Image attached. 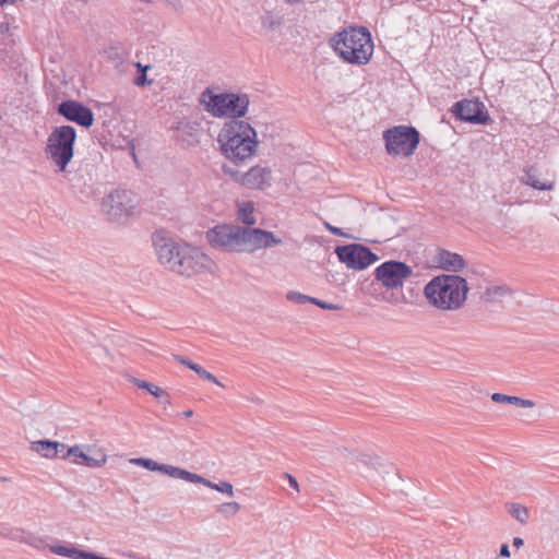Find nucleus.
<instances>
[{
  "label": "nucleus",
  "mask_w": 559,
  "mask_h": 559,
  "mask_svg": "<svg viewBox=\"0 0 559 559\" xmlns=\"http://www.w3.org/2000/svg\"><path fill=\"white\" fill-rule=\"evenodd\" d=\"M152 241L159 263L179 275L191 277L210 270L213 264L212 259L199 248L177 240L165 229L153 233Z\"/></svg>",
  "instance_id": "1"
},
{
  "label": "nucleus",
  "mask_w": 559,
  "mask_h": 559,
  "mask_svg": "<svg viewBox=\"0 0 559 559\" xmlns=\"http://www.w3.org/2000/svg\"><path fill=\"white\" fill-rule=\"evenodd\" d=\"M468 292L467 281L455 274L433 276L424 287V295L428 302L442 311L461 309L466 301Z\"/></svg>",
  "instance_id": "2"
},
{
  "label": "nucleus",
  "mask_w": 559,
  "mask_h": 559,
  "mask_svg": "<svg viewBox=\"0 0 559 559\" xmlns=\"http://www.w3.org/2000/svg\"><path fill=\"white\" fill-rule=\"evenodd\" d=\"M335 52L346 62L367 63L373 52L370 33L365 27H348L332 39Z\"/></svg>",
  "instance_id": "3"
},
{
  "label": "nucleus",
  "mask_w": 559,
  "mask_h": 559,
  "mask_svg": "<svg viewBox=\"0 0 559 559\" xmlns=\"http://www.w3.org/2000/svg\"><path fill=\"white\" fill-rule=\"evenodd\" d=\"M200 103L205 110L216 118H241L247 114L249 99L247 95L234 93L215 94L211 88L200 95Z\"/></svg>",
  "instance_id": "4"
},
{
  "label": "nucleus",
  "mask_w": 559,
  "mask_h": 559,
  "mask_svg": "<svg viewBox=\"0 0 559 559\" xmlns=\"http://www.w3.org/2000/svg\"><path fill=\"white\" fill-rule=\"evenodd\" d=\"M138 200L130 190L116 189L102 200V211L108 221L122 223L134 214Z\"/></svg>",
  "instance_id": "5"
},
{
  "label": "nucleus",
  "mask_w": 559,
  "mask_h": 559,
  "mask_svg": "<svg viewBox=\"0 0 559 559\" xmlns=\"http://www.w3.org/2000/svg\"><path fill=\"white\" fill-rule=\"evenodd\" d=\"M246 227L234 224H222L206 233V239L213 248L227 252H245Z\"/></svg>",
  "instance_id": "6"
},
{
  "label": "nucleus",
  "mask_w": 559,
  "mask_h": 559,
  "mask_svg": "<svg viewBox=\"0 0 559 559\" xmlns=\"http://www.w3.org/2000/svg\"><path fill=\"white\" fill-rule=\"evenodd\" d=\"M334 253L341 263L355 271H362L379 259L369 247L362 243L336 246Z\"/></svg>",
  "instance_id": "7"
},
{
  "label": "nucleus",
  "mask_w": 559,
  "mask_h": 559,
  "mask_svg": "<svg viewBox=\"0 0 559 559\" xmlns=\"http://www.w3.org/2000/svg\"><path fill=\"white\" fill-rule=\"evenodd\" d=\"M413 275V269L405 262L389 260L374 270V277L388 289H396L403 286L406 278Z\"/></svg>",
  "instance_id": "8"
},
{
  "label": "nucleus",
  "mask_w": 559,
  "mask_h": 559,
  "mask_svg": "<svg viewBox=\"0 0 559 559\" xmlns=\"http://www.w3.org/2000/svg\"><path fill=\"white\" fill-rule=\"evenodd\" d=\"M452 112L460 120L471 123L486 124L490 120L486 106L478 99L456 102L452 107Z\"/></svg>",
  "instance_id": "9"
},
{
  "label": "nucleus",
  "mask_w": 559,
  "mask_h": 559,
  "mask_svg": "<svg viewBox=\"0 0 559 559\" xmlns=\"http://www.w3.org/2000/svg\"><path fill=\"white\" fill-rule=\"evenodd\" d=\"M245 235V252L267 249L282 243V239L277 238L272 231L258 227H246Z\"/></svg>",
  "instance_id": "10"
},
{
  "label": "nucleus",
  "mask_w": 559,
  "mask_h": 559,
  "mask_svg": "<svg viewBox=\"0 0 559 559\" xmlns=\"http://www.w3.org/2000/svg\"><path fill=\"white\" fill-rule=\"evenodd\" d=\"M75 142H48L45 152L47 158L56 166L58 171H64L74 155Z\"/></svg>",
  "instance_id": "11"
},
{
  "label": "nucleus",
  "mask_w": 559,
  "mask_h": 559,
  "mask_svg": "<svg viewBox=\"0 0 559 559\" xmlns=\"http://www.w3.org/2000/svg\"><path fill=\"white\" fill-rule=\"evenodd\" d=\"M217 140H257V132L250 123L235 118L225 122Z\"/></svg>",
  "instance_id": "12"
},
{
  "label": "nucleus",
  "mask_w": 559,
  "mask_h": 559,
  "mask_svg": "<svg viewBox=\"0 0 559 559\" xmlns=\"http://www.w3.org/2000/svg\"><path fill=\"white\" fill-rule=\"evenodd\" d=\"M58 112L68 120L74 121L83 127H90L93 123L91 109L75 100L62 102L58 107Z\"/></svg>",
  "instance_id": "13"
},
{
  "label": "nucleus",
  "mask_w": 559,
  "mask_h": 559,
  "mask_svg": "<svg viewBox=\"0 0 559 559\" xmlns=\"http://www.w3.org/2000/svg\"><path fill=\"white\" fill-rule=\"evenodd\" d=\"M221 153L238 165L254 154L260 142H219Z\"/></svg>",
  "instance_id": "14"
},
{
  "label": "nucleus",
  "mask_w": 559,
  "mask_h": 559,
  "mask_svg": "<svg viewBox=\"0 0 559 559\" xmlns=\"http://www.w3.org/2000/svg\"><path fill=\"white\" fill-rule=\"evenodd\" d=\"M271 179L270 168L254 166L242 174L240 185L250 189L264 190L271 186Z\"/></svg>",
  "instance_id": "15"
},
{
  "label": "nucleus",
  "mask_w": 559,
  "mask_h": 559,
  "mask_svg": "<svg viewBox=\"0 0 559 559\" xmlns=\"http://www.w3.org/2000/svg\"><path fill=\"white\" fill-rule=\"evenodd\" d=\"M92 449L88 447L87 452L83 451L81 445H73L69 448L68 453L72 454V462L74 464L84 465L87 467L96 468L103 466L107 456L100 451H97L96 455H91Z\"/></svg>",
  "instance_id": "16"
},
{
  "label": "nucleus",
  "mask_w": 559,
  "mask_h": 559,
  "mask_svg": "<svg viewBox=\"0 0 559 559\" xmlns=\"http://www.w3.org/2000/svg\"><path fill=\"white\" fill-rule=\"evenodd\" d=\"M438 263L442 270L454 273L463 270L466 264L464 258L461 254L448 251L445 249H441L439 251Z\"/></svg>",
  "instance_id": "17"
},
{
  "label": "nucleus",
  "mask_w": 559,
  "mask_h": 559,
  "mask_svg": "<svg viewBox=\"0 0 559 559\" xmlns=\"http://www.w3.org/2000/svg\"><path fill=\"white\" fill-rule=\"evenodd\" d=\"M382 140H419V132L411 126H395L383 132Z\"/></svg>",
  "instance_id": "18"
},
{
  "label": "nucleus",
  "mask_w": 559,
  "mask_h": 559,
  "mask_svg": "<svg viewBox=\"0 0 559 559\" xmlns=\"http://www.w3.org/2000/svg\"><path fill=\"white\" fill-rule=\"evenodd\" d=\"M50 551L55 555L71 559H96L95 552L79 549L72 545H56L50 547Z\"/></svg>",
  "instance_id": "19"
},
{
  "label": "nucleus",
  "mask_w": 559,
  "mask_h": 559,
  "mask_svg": "<svg viewBox=\"0 0 559 559\" xmlns=\"http://www.w3.org/2000/svg\"><path fill=\"white\" fill-rule=\"evenodd\" d=\"M520 181L536 190L549 191L554 189L552 182H542L538 180L537 168L534 166L524 169L523 175L520 177Z\"/></svg>",
  "instance_id": "20"
},
{
  "label": "nucleus",
  "mask_w": 559,
  "mask_h": 559,
  "mask_svg": "<svg viewBox=\"0 0 559 559\" xmlns=\"http://www.w3.org/2000/svg\"><path fill=\"white\" fill-rule=\"evenodd\" d=\"M419 142H385V151L391 156H411Z\"/></svg>",
  "instance_id": "21"
},
{
  "label": "nucleus",
  "mask_w": 559,
  "mask_h": 559,
  "mask_svg": "<svg viewBox=\"0 0 559 559\" xmlns=\"http://www.w3.org/2000/svg\"><path fill=\"white\" fill-rule=\"evenodd\" d=\"M57 447L58 441L48 439L38 440L32 443V450L47 459H55V455L57 454Z\"/></svg>",
  "instance_id": "22"
},
{
  "label": "nucleus",
  "mask_w": 559,
  "mask_h": 559,
  "mask_svg": "<svg viewBox=\"0 0 559 559\" xmlns=\"http://www.w3.org/2000/svg\"><path fill=\"white\" fill-rule=\"evenodd\" d=\"M511 293V288L507 285L489 286L486 288L483 299L486 302H495Z\"/></svg>",
  "instance_id": "23"
},
{
  "label": "nucleus",
  "mask_w": 559,
  "mask_h": 559,
  "mask_svg": "<svg viewBox=\"0 0 559 559\" xmlns=\"http://www.w3.org/2000/svg\"><path fill=\"white\" fill-rule=\"evenodd\" d=\"M491 400L496 403H508L520 407H533L535 404L531 400H525L519 396L507 395L502 393H493Z\"/></svg>",
  "instance_id": "24"
},
{
  "label": "nucleus",
  "mask_w": 559,
  "mask_h": 559,
  "mask_svg": "<svg viewBox=\"0 0 559 559\" xmlns=\"http://www.w3.org/2000/svg\"><path fill=\"white\" fill-rule=\"evenodd\" d=\"M131 382L136 385L139 389L146 390L150 394H152L154 397H167V392L145 380H141L138 378H132Z\"/></svg>",
  "instance_id": "25"
},
{
  "label": "nucleus",
  "mask_w": 559,
  "mask_h": 559,
  "mask_svg": "<svg viewBox=\"0 0 559 559\" xmlns=\"http://www.w3.org/2000/svg\"><path fill=\"white\" fill-rule=\"evenodd\" d=\"M75 136H76V134H75V130L73 127L62 126V127L56 128L47 140L71 141V140H75Z\"/></svg>",
  "instance_id": "26"
},
{
  "label": "nucleus",
  "mask_w": 559,
  "mask_h": 559,
  "mask_svg": "<svg viewBox=\"0 0 559 559\" xmlns=\"http://www.w3.org/2000/svg\"><path fill=\"white\" fill-rule=\"evenodd\" d=\"M238 218L246 225L245 227H250L255 224L253 204L251 202L243 203L242 206L239 207Z\"/></svg>",
  "instance_id": "27"
},
{
  "label": "nucleus",
  "mask_w": 559,
  "mask_h": 559,
  "mask_svg": "<svg viewBox=\"0 0 559 559\" xmlns=\"http://www.w3.org/2000/svg\"><path fill=\"white\" fill-rule=\"evenodd\" d=\"M508 512L511 514L513 519L519 521L521 524H525L528 521L530 513L526 507L521 506L519 503H510L508 507Z\"/></svg>",
  "instance_id": "28"
},
{
  "label": "nucleus",
  "mask_w": 559,
  "mask_h": 559,
  "mask_svg": "<svg viewBox=\"0 0 559 559\" xmlns=\"http://www.w3.org/2000/svg\"><path fill=\"white\" fill-rule=\"evenodd\" d=\"M166 475H168V476H170L173 478L183 479V480L189 481V483H191V480H198L199 479L197 477V474L191 473V472H189L187 469H183L181 467L173 466V465H168L167 474Z\"/></svg>",
  "instance_id": "29"
},
{
  "label": "nucleus",
  "mask_w": 559,
  "mask_h": 559,
  "mask_svg": "<svg viewBox=\"0 0 559 559\" xmlns=\"http://www.w3.org/2000/svg\"><path fill=\"white\" fill-rule=\"evenodd\" d=\"M261 25H262L263 29H265L267 32H272L281 26V20L273 13L265 12L261 16Z\"/></svg>",
  "instance_id": "30"
},
{
  "label": "nucleus",
  "mask_w": 559,
  "mask_h": 559,
  "mask_svg": "<svg viewBox=\"0 0 559 559\" xmlns=\"http://www.w3.org/2000/svg\"><path fill=\"white\" fill-rule=\"evenodd\" d=\"M135 67L139 69V74L134 80V84L136 86L151 85L152 81L146 76V71L150 69V66H142L140 62H136Z\"/></svg>",
  "instance_id": "31"
},
{
  "label": "nucleus",
  "mask_w": 559,
  "mask_h": 559,
  "mask_svg": "<svg viewBox=\"0 0 559 559\" xmlns=\"http://www.w3.org/2000/svg\"><path fill=\"white\" fill-rule=\"evenodd\" d=\"M239 510L240 504L235 501L222 503L217 509V511L225 518L234 516Z\"/></svg>",
  "instance_id": "32"
},
{
  "label": "nucleus",
  "mask_w": 559,
  "mask_h": 559,
  "mask_svg": "<svg viewBox=\"0 0 559 559\" xmlns=\"http://www.w3.org/2000/svg\"><path fill=\"white\" fill-rule=\"evenodd\" d=\"M286 298L289 301H293V302H296V304H299V305H304L306 302H311V298L312 297L304 295V294L298 293V292L290 290V292L287 293Z\"/></svg>",
  "instance_id": "33"
},
{
  "label": "nucleus",
  "mask_w": 559,
  "mask_h": 559,
  "mask_svg": "<svg viewBox=\"0 0 559 559\" xmlns=\"http://www.w3.org/2000/svg\"><path fill=\"white\" fill-rule=\"evenodd\" d=\"M194 372L202 379L204 380H207L212 383H215L219 386H224L219 381L218 379L211 372H209L207 370H205L203 367H201L200 365H198L197 368H194Z\"/></svg>",
  "instance_id": "34"
},
{
  "label": "nucleus",
  "mask_w": 559,
  "mask_h": 559,
  "mask_svg": "<svg viewBox=\"0 0 559 559\" xmlns=\"http://www.w3.org/2000/svg\"><path fill=\"white\" fill-rule=\"evenodd\" d=\"M359 460L365 465L371 466L374 469H378L379 467L383 466V463L381 462V459L379 456H372L370 454H362Z\"/></svg>",
  "instance_id": "35"
},
{
  "label": "nucleus",
  "mask_w": 559,
  "mask_h": 559,
  "mask_svg": "<svg viewBox=\"0 0 559 559\" xmlns=\"http://www.w3.org/2000/svg\"><path fill=\"white\" fill-rule=\"evenodd\" d=\"M130 462L134 465L141 466L151 472H154L155 465H156V461H154L152 459H147V457H136V459L130 460Z\"/></svg>",
  "instance_id": "36"
},
{
  "label": "nucleus",
  "mask_w": 559,
  "mask_h": 559,
  "mask_svg": "<svg viewBox=\"0 0 559 559\" xmlns=\"http://www.w3.org/2000/svg\"><path fill=\"white\" fill-rule=\"evenodd\" d=\"M222 171L225 175L230 176L236 182L241 183L242 173L234 169L233 167L228 166L227 164H223Z\"/></svg>",
  "instance_id": "37"
},
{
  "label": "nucleus",
  "mask_w": 559,
  "mask_h": 559,
  "mask_svg": "<svg viewBox=\"0 0 559 559\" xmlns=\"http://www.w3.org/2000/svg\"><path fill=\"white\" fill-rule=\"evenodd\" d=\"M310 304H313V305L320 307L321 309H328V310H338V309H341V307L338 305L326 302L324 300H321V299H318V298H314V297L311 298V302Z\"/></svg>",
  "instance_id": "38"
},
{
  "label": "nucleus",
  "mask_w": 559,
  "mask_h": 559,
  "mask_svg": "<svg viewBox=\"0 0 559 559\" xmlns=\"http://www.w3.org/2000/svg\"><path fill=\"white\" fill-rule=\"evenodd\" d=\"M69 448L70 447H67L64 443L58 442V447H57V451H56L57 454L55 455V459L66 460L69 457H73L72 454L68 453Z\"/></svg>",
  "instance_id": "39"
},
{
  "label": "nucleus",
  "mask_w": 559,
  "mask_h": 559,
  "mask_svg": "<svg viewBox=\"0 0 559 559\" xmlns=\"http://www.w3.org/2000/svg\"><path fill=\"white\" fill-rule=\"evenodd\" d=\"M215 490L219 491V492H223V493H226L229 497H231L234 495L233 485L230 483H227V481H221L219 484H217Z\"/></svg>",
  "instance_id": "40"
},
{
  "label": "nucleus",
  "mask_w": 559,
  "mask_h": 559,
  "mask_svg": "<svg viewBox=\"0 0 559 559\" xmlns=\"http://www.w3.org/2000/svg\"><path fill=\"white\" fill-rule=\"evenodd\" d=\"M126 147L128 148L129 154H130V156L132 157V159H133V162H134L135 166H136L138 168H140V167H141V165H140V162H139V159H138V155H136V153H135V145H134V142H132V141L126 142Z\"/></svg>",
  "instance_id": "41"
},
{
  "label": "nucleus",
  "mask_w": 559,
  "mask_h": 559,
  "mask_svg": "<svg viewBox=\"0 0 559 559\" xmlns=\"http://www.w3.org/2000/svg\"><path fill=\"white\" fill-rule=\"evenodd\" d=\"M175 359L179 361L180 364L185 365L190 370L194 371V368L198 367V364L193 362L187 357L180 356V355H174Z\"/></svg>",
  "instance_id": "42"
},
{
  "label": "nucleus",
  "mask_w": 559,
  "mask_h": 559,
  "mask_svg": "<svg viewBox=\"0 0 559 559\" xmlns=\"http://www.w3.org/2000/svg\"><path fill=\"white\" fill-rule=\"evenodd\" d=\"M325 227L328 228V230H330L335 236H341V237H345V238L350 237L348 234L344 233L341 228L332 226L329 223H325Z\"/></svg>",
  "instance_id": "43"
},
{
  "label": "nucleus",
  "mask_w": 559,
  "mask_h": 559,
  "mask_svg": "<svg viewBox=\"0 0 559 559\" xmlns=\"http://www.w3.org/2000/svg\"><path fill=\"white\" fill-rule=\"evenodd\" d=\"M197 477L199 479L198 480H191V483L202 484V485H204V486H206V487H209L211 489H214V490L216 489L217 484L212 483L211 480H209V479H206V478H204V477H202L201 475H198V474H197Z\"/></svg>",
  "instance_id": "44"
},
{
  "label": "nucleus",
  "mask_w": 559,
  "mask_h": 559,
  "mask_svg": "<svg viewBox=\"0 0 559 559\" xmlns=\"http://www.w3.org/2000/svg\"><path fill=\"white\" fill-rule=\"evenodd\" d=\"M285 475L288 478L289 486L292 488H294L296 491H299V485H298L297 479L294 476H292L290 474H285Z\"/></svg>",
  "instance_id": "45"
},
{
  "label": "nucleus",
  "mask_w": 559,
  "mask_h": 559,
  "mask_svg": "<svg viewBox=\"0 0 559 559\" xmlns=\"http://www.w3.org/2000/svg\"><path fill=\"white\" fill-rule=\"evenodd\" d=\"M14 538L15 539H20L22 542H25V543H27L29 545H35V540L38 539L37 537L33 536L32 534H28L27 538H23V539L20 538V536L16 534V535H14Z\"/></svg>",
  "instance_id": "46"
},
{
  "label": "nucleus",
  "mask_w": 559,
  "mask_h": 559,
  "mask_svg": "<svg viewBox=\"0 0 559 559\" xmlns=\"http://www.w3.org/2000/svg\"><path fill=\"white\" fill-rule=\"evenodd\" d=\"M167 468H168V464H163V463L156 462L154 472L167 474Z\"/></svg>",
  "instance_id": "47"
},
{
  "label": "nucleus",
  "mask_w": 559,
  "mask_h": 559,
  "mask_svg": "<svg viewBox=\"0 0 559 559\" xmlns=\"http://www.w3.org/2000/svg\"><path fill=\"white\" fill-rule=\"evenodd\" d=\"M499 555L501 557H507V558L510 557V549H509V545L508 544H502L501 545Z\"/></svg>",
  "instance_id": "48"
},
{
  "label": "nucleus",
  "mask_w": 559,
  "mask_h": 559,
  "mask_svg": "<svg viewBox=\"0 0 559 559\" xmlns=\"http://www.w3.org/2000/svg\"><path fill=\"white\" fill-rule=\"evenodd\" d=\"M164 406L170 405L171 399L169 393L167 392V397H157Z\"/></svg>",
  "instance_id": "49"
},
{
  "label": "nucleus",
  "mask_w": 559,
  "mask_h": 559,
  "mask_svg": "<svg viewBox=\"0 0 559 559\" xmlns=\"http://www.w3.org/2000/svg\"><path fill=\"white\" fill-rule=\"evenodd\" d=\"M512 544L514 547L520 548L523 546L524 540L521 537H514Z\"/></svg>",
  "instance_id": "50"
},
{
  "label": "nucleus",
  "mask_w": 559,
  "mask_h": 559,
  "mask_svg": "<svg viewBox=\"0 0 559 559\" xmlns=\"http://www.w3.org/2000/svg\"><path fill=\"white\" fill-rule=\"evenodd\" d=\"M181 415L185 417H191L193 415V412L191 409H188L182 412Z\"/></svg>",
  "instance_id": "51"
},
{
  "label": "nucleus",
  "mask_w": 559,
  "mask_h": 559,
  "mask_svg": "<svg viewBox=\"0 0 559 559\" xmlns=\"http://www.w3.org/2000/svg\"><path fill=\"white\" fill-rule=\"evenodd\" d=\"M14 0H0V4H4V3H8V2H13Z\"/></svg>",
  "instance_id": "52"
},
{
  "label": "nucleus",
  "mask_w": 559,
  "mask_h": 559,
  "mask_svg": "<svg viewBox=\"0 0 559 559\" xmlns=\"http://www.w3.org/2000/svg\"><path fill=\"white\" fill-rule=\"evenodd\" d=\"M109 142H103V141H99V144L103 145V147L105 148V145L108 144Z\"/></svg>",
  "instance_id": "53"
},
{
  "label": "nucleus",
  "mask_w": 559,
  "mask_h": 559,
  "mask_svg": "<svg viewBox=\"0 0 559 559\" xmlns=\"http://www.w3.org/2000/svg\"><path fill=\"white\" fill-rule=\"evenodd\" d=\"M16 533H19V534H25V532H24V531H17Z\"/></svg>",
  "instance_id": "54"
}]
</instances>
